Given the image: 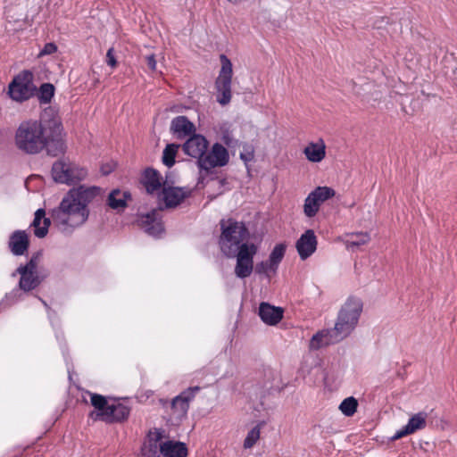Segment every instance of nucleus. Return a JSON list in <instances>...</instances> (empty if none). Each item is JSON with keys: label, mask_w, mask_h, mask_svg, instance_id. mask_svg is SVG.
Returning <instances> with one entry per match:
<instances>
[{"label": "nucleus", "mask_w": 457, "mask_h": 457, "mask_svg": "<svg viewBox=\"0 0 457 457\" xmlns=\"http://www.w3.org/2000/svg\"><path fill=\"white\" fill-rule=\"evenodd\" d=\"M46 112L41 120L28 119L22 120L14 133V145L26 154H37L46 151L53 157L62 154L66 151L61 119L52 113L46 119Z\"/></svg>", "instance_id": "nucleus-1"}, {"label": "nucleus", "mask_w": 457, "mask_h": 457, "mask_svg": "<svg viewBox=\"0 0 457 457\" xmlns=\"http://www.w3.org/2000/svg\"><path fill=\"white\" fill-rule=\"evenodd\" d=\"M101 191L98 187L84 186L70 189L59 206L51 211L54 225L67 234L83 225L89 215L87 205L101 194Z\"/></svg>", "instance_id": "nucleus-2"}, {"label": "nucleus", "mask_w": 457, "mask_h": 457, "mask_svg": "<svg viewBox=\"0 0 457 457\" xmlns=\"http://www.w3.org/2000/svg\"><path fill=\"white\" fill-rule=\"evenodd\" d=\"M42 253L40 252L35 253L27 263L21 264L12 273V278L17 275L20 276L18 287L5 295L0 303L1 305L9 307L20 301H23L29 293L41 285L46 277L38 269Z\"/></svg>", "instance_id": "nucleus-3"}, {"label": "nucleus", "mask_w": 457, "mask_h": 457, "mask_svg": "<svg viewBox=\"0 0 457 457\" xmlns=\"http://www.w3.org/2000/svg\"><path fill=\"white\" fill-rule=\"evenodd\" d=\"M221 234L219 239L220 251L228 258H233L236 252L243 245H250L245 242L249 233L243 222L228 219L220 220Z\"/></svg>", "instance_id": "nucleus-4"}, {"label": "nucleus", "mask_w": 457, "mask_h": 457, "mask_svg": "<svg viewBox=\"0 0 457 457\" xmlns=\"http://www.w3.org/2000/svg\"><path fill=\"white\" fill-rule=\"evenodd\" d=\"M362 302L360 298L350 296L341 306L335 323L333 333L343 340L357 327L362 312Z\"/></svg>", "instance_id": "nucleus-5"}, {"label": "nucleus", "mask_w": 457, "mask_h": 457, "mask_svg": "<svg viewBox=\"0 0 457 457\" xmlns=\"http://www.w3.org/2000/svg\"><path fill=\"white\" fill-rule=\"evenodd\" d=\"M220 60L221 68L215 81V88L217 90L216 100L224 106L229 104L232 97L231 82L233 70L230 60L225 54H220Z\"/></svg>", "instance_id": "nucleus-6"}, {"label": "nucleus", "mask_w": 457, "mask_h": 457, "mask_svg": "<svg viewBox=\"0 0 457 457\" xmlns=\"http://www.w3.org/2000/svg\"><path fill=\"white\" fill-rule=\"evenodd\" d=\"M87 175L84 168L66 160L55 162L52 167V177L58 183L75 184L83 180Z\"/></svg>", "instance_id": "nucleus-7"}, {"label": "nucleus", "mask_w": 457, "mask_h": 457, "mask_svg": "<svg viewBox=\"0 0 457 457\" xmlns=\"http://www.w3.org/2000/svg\"><path fill=\"white\" fill-rule=\"evenodd\" d=\"M33 75L29 71H24L16 76L9 85V95L12 99L22 102L33 96L36 87L32 83Z\"/></svg>", "instance_id": "nucleus-8"}, {"label": "nucleus", "mask_w": 457, "mask_h": 457, "mask_svg": "<svg viewBox=\"0 0 457 457\" xmlns=\"http://www.w3.org/2000/svg\"><path fill=\"white\" fill-rule=\"evenodd\" d=\"M257 246L250 243L245 245L236 252L233 258H237V263L234 269L235 275L239 278H248L253 270V257L257 253Z\"/></svg>", "instance_id": "nucleus-9"}, {"label": "nucleus", "mask_w": 457, "mask_h": 457, "mask_svg": "<svg viewBox=\"0 0 457 457\" xmlns=\"http://www.w3.org/2000/svg\"><path fill=\"white\" fill-rule=\"evenodd\" d=\"M198 386L189 387L177 395L167 404L166 408L170 410V416L172 421L179 422L187 413L189 402L199 391Z\"/></svg>", "instance_id": "nucleus-10"}, {"label": "nucleus", "mask_w": 457, "mask_h": 457, "mask_svg": "<svg viewBox=\"0 0 457 457\" xmlns=\"http://www.w3.org/2000/svg\"><path fill=\"white\" fill-rule=\"evenodd\" d=\"M336 192L328 187H318L306 197L303 204V212L308 218L314 217L320 205L335 195Z\"/></svg>", "instance_id": "nucleus-11"}, {"label": "nucleus", "mask_w": 457, "mask_h": 457, "mask_svg": "<svg viewBox=\"0 0 457 457\" xmlns=\"http://www.w3.org/2000/svg\"><path fill=\"white\" fill-rule=\"evenodd\" d=\"M228 160V150L222 145L215 143L209 152L206 151L204 158L197 161V165L201 170L209 171L213 168L225 166Z\"/></svg>", "instance_id": "nucleus-12"}, {"label": "nucleus", "mask_w": 457, "mask_h": 457, "mask_svg": "<svg viewBox=\"0 0 457 457\" xmlns=\"http://www.w3.org/2000/svg\"><path fill=\"white\" fill-rule=\"evenodd\" d=\"M162 210V207L154 209L152 212L143 214L138 218L137 221L139 226L150 236L158 237L163 231V226L160 217V212Z\"/></svg>", "instance_id": "nucleus-13"}, {"label": "nucleus", "mask_w": 457, "mask_h": 457, "mask_svg": "<svg viewBox=\"0 0 457 457\" xmlns=\"http://www.w3.org/2000/svg\"><path fill=\"white\" fill-rule=\"evenodd\" d=\"M208 145L209 142L204 136L194 134L182 145V149L186 154L200 161L206 154Z\"/></svg>", "instance_id": "nucleus-14"}, {"label": "nucleus", "mask_w": 457, "mask_h": 457, "mask_svg": "<svg viewBox=\"0 0 457 457\" xmlns=\"http://www.w3.org/2000/svg\"><path fill=\"white\" fill-rule=\"evenodd\" d=\"M192 189L188 187H166L163 185L162 198L167 208L176 207L187 197L190 196Z\"/></svg>", "instance_id": "nucleus-15"}, {"label": "nucleus", "mask_w": 457, "mask_h": 457, "mask_svg": "<svg viewBox=\"0 0 457 457\" xmlns=\"http://www.w3.org/2000/svg\"><path fill=\"white\" fill-rule=\"evenodd\" d=\"M317 237L312 229L306 230L296 241L295 247L302 260H306L317 249Z\"/></svg>", "instance_id": "nucleus-16"}, {"label": "nucleus", "mask_w": 457, "mask_h": 457, "mask_svg": "<svg viewBox=\"0 0 457 457\" xmlns=\"http://www.w3.org/2000/svg\"><path fill=\"white\" fill-rule=\"evenodd\" d=\"M428 414L419 412L409 420L408 423L392 436L391 440L395 441L408 435L413 434L418 430L425 428L427 425Z\"/></svg>", "instance_id": "nucleus-17"}, {"label": "nucleus", "mask_w": 457, "mask_h": 457, "mask_svg": "<svg viewBox=\"0 0 457 457\" xmlns=\"http://www.w3.org/2000/svg\"><path fill=\"white\" fill-rule=\"evenodd\" d=\"M170 131L177 138L183 139L194 135L195 127L186 116H178L171 120Z\"/></svg>", "instance_id": "nucleus-18"}, {"label": "nucleus", "mask_w": 457, "mask_h": 457, "mask_svg": "<svg viewBox=\"0 0 457 457\" xmlns=\"http://www.w3.org/2000/svg\"><path fill=\"white\" fill-rule=\"evenodd\" d=\"M130 410L128 406L118 403L110 404L103 413L102 420L112 423L120 422L128 419Z\"/></svg>", "instance_id": "nucleus-19"}, {"label": "nucleus", "mask_w": 457, "mask_h": 457, "mask_svg": "<svg viewBox=\"0 0 457 457\" xmlns=\"http://www.w3.org/2000/svg\"><path fill=\"white\" fill-rule=\"evenodd\" d=\"M342 341L338 336L333 333V329H323L317 332L312 336L310 341V348L312 350H318L323 346L336 344Z\"/></svg>", "instance_id": "nucleus-20"}, {"label": "nucleus", "mask_w": 457, "mask_h": 457, "mask_svg": "<svg viewBox=\"0 0 457 457\" xmlns=\"http://www.w3.org/2000/svg\"><path fill=\"white\" fill-rule=\"evenodd\" d=\"M162 457H187V449L185 444L178 441L167 440L160 443Z\"/></svg>", "instance_id": "nucleus-21"}, {"label": "nucleus", "mask_w": 457, "mask_h": 457, "mask_svg": "<svg viewBox=\"0 0 457 457\" xmlns=\"http://www.w3.org/2000/svg\"><path fill=\"white\" fill-rule=\"evenodd\" d=\"M9 247L14 255H22L29 248V238L25 231H14L9 239Z\"/></svg>", "instance_id": "nucleus-22"}, {"label": "nucleus", "mask_w": 457, "mask_h": 457, "mask_svg": "<svg viewBox=\"0 0 457 457\" xmlns=\"http://www.w3.org/2000/svg\"><path fill=\"white\" fill-rule=\"evenodd\" d=\"M162 438V432L155 430L153 435H150L149 440L143 445L138 457H162L159 443Z\"/></svg>", "instance_id": "nucleus-23"}, {"label": "nucleus", "mask_w": 457, "mask_h": 457, "mask_svg": "<svg viewBox=\"0 0 457 457\" xmlns=\"http://www.w3.org/2000/svg\"><path fill=\"white\" fill-rule=\"evenodd\" d=\"M51 221L53 222L52 217L46 218V212L44 209L37 210L31 224L34 228V235L38 238L45 237L47 235Z\"/></svg>", "instance_id": "nucleus-24"}, {"label": "nucleus", "mask_w": 457, "mask_h": 457, "mask_svg": "<svg viewBox=\"0 0 457 457\" xmlns=\"http://www.w3.org/2000/svg\"><path fill=\"white\" fill-rule=\"evenodd\" d=\"M259 316L269 325L277 324L283 317V311L267 303H262L259 307Z\"/></svg>", "instance_id": "nucleus-25"}, {"label": "nucleus", "mask_w": 457, "mask_h": 457, "mask_svg": "<svg viewBox=\"0 0 457 457\" xmlns=\"http://www.w3.org/2000/svg\"><path fill=\"white\" fill-rule=\"evenodd\" d=\"M306 158L312 162H321L326 155V145L322 139L318 143H310L303 150Z\"/></svg>", "instance_id": "nucleus-26"}, {"label": "nucleus", "mask_w": 457, "mask_h": 457, "mask_svg": "<svg viewBox=\"0 0 457 457\" xmlns=\"http://www.w3.org/2000/svg\"><path fill=\"white\" fill-rule=\"evenodd\" d=\"M130 198V194L128 191H120V189H113L107 198V204L110 208L120 211L127 206V201Z\"/></svg>", "instance_id": "nucleus-27"}, {"label": "nucleus", "mask_w": 457, "mask_h": 457, "mask_svg": "<svg viewBox=\"0 0 457 457\" xmlns=\"http://www.w3.org/2000/svg\"><path fill=\"white\" fill-rule=\"evenodd\" d=\"M143 184L148 194H154L162 187L161 176L154 169H146L144 177Z\"/></svg>", "instance_id": "nucleus-28"}, {"label": "nucleus", "mask_w": 457, "mask_h": 457, "mask_svg": "<svg viewBox=\"0 0 457 457\" xmlns=\"http://www.w3.org/2000/svg\"><path fill=\"white\" fill-rule=\"evenodd\" d=\"M279 375L272 369H266L263 371L262 388L264 391H270L274 387H278Z\"/></svg>", "instance_id": "nucleus-29"}, {"label": "nucleus", "mask_w": 457, "mask_h": 457, "mask_svg": "<svg viewBox=\"0 0 457 457\" xmlns=\"http://www.w3.org/2000/svg\"><path fill=\"white\" fill-rule=\"evenodd\" d=\"M370 237L367 233H356L351 234L348 238L345 240L346 248L349 250H353L354 247H359L362 245L367 244L370 241Z\"/></svg>", "instance_id": "nucleus-30"}, {"label": "nucleus", "mask_w": 457, "mask_h": 457, "mask_svg": "<svg viewBox=\"0 0 457 457\" xmlns=\"http://www.w3.org/2000/svg\"><path fill=\"white\" fill-rule=\"evenodd\" d=\"M180 145L168 144L162 153V162L170 168L175 163V157Z\"/></svg>", "instance_id": "nucleus-31"}, {"label": "nucleus", "mask_w": 457, "mask_h": 457, "mask_svg": "<svg viewBox=\"0 0 457 457\" xmlns=\"http://www.w3.org/2000/svg\"><path fill=\"white\" fill-rule=\"evenodd\" d=\"M265 425L264 421L259 422L253 427L247 434L245 441L244 447L245 449L252 448L260 438L261 428Z\"/></svg>", "instance_id": "nucleus-32"}, {"label": "nucleus", "mask_w": 457, "mask_h": 457, "mask_svg": "<svg viewBox=\"0 0 457 457\" xmlns=\"http://www.w3.org/2000/svg\"><path fill=\"white\" fill-rule=\"evenodd\" d=\"M89 395L91 398V404L99 411L97 416L102 420L103 413L105 411V410L107 409V407H109L110 404H108L105 397L101 395L93 393H90Z\"/></svg>", "instance_id": "nucleus-33"}, {"label": "nucleus", "mask_w": 457, "mask_h": 457, "mask_svg": "<svg viewBox=\"0 0 457 457\" xmlns=\"http://www.w3.org/2000/svg\"><path fill=\"white\" fill-rule=\"evenodd\" d=\"M54 94V87L50 83H44L41 85L37 96L42 104L50 103Z\"/></svg>", "instance_id": "nucleus-34"}, {"label": "nucleus", "mask_w": 457, "mask_h": 457, "mask_svg": "<svg viewBox=\"0 0 457 457\" xmlns=\"http://www.w3.org/2000/svg\"><path fill=\"white\" fill-rule=\"evenodd\" d=\"M358 403L357 400L353 397L345 398L341 404L339 405V410L348 417L353 416L357 409Z\"/></svg>", "instance_id": "nucleus-35"}, {"label": "nucleus", "mask_w": 457, "mask_h": 457, "mask_svg": "<svg viewBox=\"0 0 457 457\" xmlns=\"http://www.w3.org/2000/svg\"><path fill=\"white\" fill-rule=\"evenodd\" d=\"M286 253V245L283 244L277 245L271 251L269 260L272 262L271 266L278 267Z\"/></svg>", "instance_id": "nucleus-36"}, {"label": "nucleus", "mask_w": 457, "mask_h": 457, "mask_svg": "<svg viewBox=\"0 0 457 457\" xmlns=\"http://www.w3.org/2000/svg\"><path fill=\"white\" fill-rule=\"evenodd\" d=\"M272 262L270 260L261 262L256 264L254 267V270L257 274H264L267 277H270V273H276L278 268L277 266H271Z\"/></svg>", "instance_id": "nucleus-37"}, {"label": "nucleus", "mask_w": 457, "mask_h": 457, "mask_svg": "<svg viewBox=\"0 0 457 457\" xmlns=\"http://www.w3.org/2000/svg\"><path fill=\"white\" fill-rule=\"evenodd\" d=\"M57 50L56 46L54 43H47L44 48L40 51V55L51 54Z\"/></svg>", "instance_id": "nucleus-38"}, {"label": "nucleus", "mask_w": 457, "mask_h": 457, "mask_svg": "<svg viewBox=\"0 0 457 457\" xmlns=\"http://www.w3.org/2000/svg\"><path fill=\"white\" fill-rule=\"evenodd\" d=\"M106 62L111 67H115L117 64L116 59L113 54V48H110L106 54Z\"/></svg>", "instance_id": "nucleus-39"}, {"label": "nucleus", "mask_w": 457, "mask_h": 457, "mask_svg": "<svg viewBox=\"0 0 457 457\" xmlns=\"http://www.w3.org/2000/svg\"><path fill=\"white\" fill-rule=\"evenodd\" d=\"M145 60H146V63H147L148 68H149L151 71H155V70H156V60H155V56H154V54L147 55V56L145 57Z\"/></svg>", "instance_id": "nucleus-40"}, {"label": "nucleus", "mask_w": 457, "mask_h": 457, "mask_svg": "<svg viewBox=\"0 0 457 457\" xmlns=\"http://www.w3.org/2000/svg\"><path fill=\"white\" fill-rule=\"evenodd\" d=\"M114 164L113 163H106V164H103L101 166V172L103 175H108L112 172V170L114 169Z\"/></svg>", "instance_id": "nucleus-41"}, {"label": "nucleus", "mask_w": 457, "mask_h": 457, "mask_svg": "<svg viewBox=\"0 0 457 457\" xmlns=\"http://www.w3.org/2000/svg\"><path fill=\"white\" fill-rule=\"evenodd\" d=\"M222 140L228 146H231L233 145V138L228 130L223 132Z\"/></svg>", "instance_id": "nucleus-42"}, {"label": "nucleus", "mask_w": 457, "mask_h": 457, "mask_svg": "<svg viewBox=\"0 0 457 457\" xmlns=\"http://www.w3.org/2000/svg\"><path fill=\"white\" fill-rule=\"evenodd\" d=\"M240 157L245 162H248V161H251L253 159V155L252 153H247V154H241Z\"/></svg>", "instance_id": "nucleus-43"}, {"label": "nucleus", "mask_w": 457, "mask_h": 457, "mask_svg": "<svg viewBox=\"0 0 457 457\" xmlns=\"http://www.w3.org/2000/svg\"><path fill=\"white\" fill-rule=\"evenodd\" d=\"M453 74H454V79H455L456 84H457V68L453 71Z\"/></svg>", "instance_id": "nucleus-44"}, {"label": "nucleus", "mask_w": 457, "mask_h": 457, "mask_svg": "<svg viewBox=\"0 0 457 457\" xmlns=\"http://www.w3.org/2000/svg\"><path fill=\"white\" fill-rule=\"evenodd\" d=\"M228 2L230 3H233V4H237L239 3L241 0H228Z\"/></svg>", "instance_id": "nucleus-45"}, {"label": "nucleus", "mask_w": 457, "mask_h": 457, "mask_svg": "<svg viewBox=\"0 0 457 457\" xmlns=\"http://www.w3.org/2000/svg\"><path fill=\"white\" fill-rule=\"evenodd\" d=\"M39 300L43 303V304H44L46 307H47V303H46L44 300H42L41 298H39Z\"/></svg>", "instance_id": "nucleus-46"}]
</instances>
